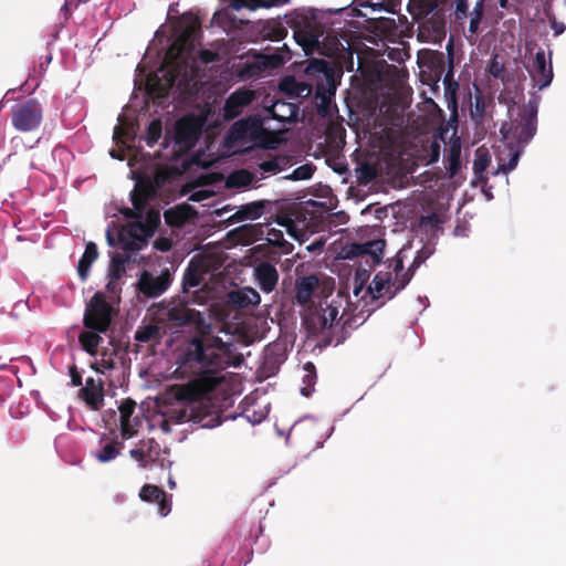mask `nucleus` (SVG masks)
<instances>
[{
  "label": "nucleus",
  "mask_w": 566,
  "mask_h": 566,
  "mask_svg": "<svg viewBox=\"0 0 566 566\" xmlns=\"http://www.w3.org/2000/svg\"><path fill=\"white\" fill-rule=\"evenodd\" d=\"M97 256L98 251L96 244L94 242L86 243L85 251L81 256L77 265V273L83 282L88 277L90 269Z\"/></svg>",
  "instance_id": "obj_28"
},
{
  "label": "nucleus",
  "mask_w": 566,
  "mask_h": 566,
  "mask_svg": "<svg viewBox=\"0 0 566 566\" xmlns=\"http://www.w3.org/2000/svg\"><path fill=\"white\" fill-rule=\"evenodd\" d=\"M468 15V0H457L455 17L458 20L465 19Z\"/></svg>",
  "instance_id": "obj_52"
},
{
  "label": "nucleus",
  "mask_w": 566,
  "mask_h": 566,
  "mask_svg": "<svg viewBox=\"0 0 566 566\" xmlns=\"http://www.w3.org/2000/svg\"><path fill=\"white\" fill-rule=\"evenodd\" d=\"M125 273V259L120 255H115L111 261L109 277L112 280H119Z\"/></svg>",
  "instance_id": "obj_41"
},
{
  "label": "nucleus",
  "mask_w": 566,
  "mask_h": 566,
  "mask_svg": "<svg viewBox=\"0 0 566 566\" xmlns=\"http://www.w3.org/2000/svg\"><path fill=\"white\" fill-rule=\"evenodd\" d=\"M255 98V93L248 88H239L231 93L224 102L223 115L226 119L238 117Z\"/></svg>",
  "instance_id": "obj_13"
},
{
  "label": "nucleus",
  "mask_w": 566,
  "mask_h": 566,
  "mask_svg": "<svg viewBox=\"0 0 566 566\" xmlns=\"http://www.w3.org/2000/svg\"><path fill=\"white\" fill-rule=\"evenodd\" d=\"M170 178V174L166 169L156 170L154 176L150 177V182H153V187L157 192L160 188L165 186L167 180Z\"/></svg>",
  "instance_id": "obj_44"
},
{
  "label": "nucleus",
  "mask_w": 566,
  "mask_h": 566,
  "mask_svg": "<svg viewBox=\"0 0 566 566\" xmlns=\"http://www.w3.org/2000/svg\"><path fill=\"white\" fill-rule=\"evenodd\" d=\"M440 144L438 140H433L429 148V164L437 163L440 158Z\"/></svg>",
  "instance_id": "obj_51"
},
{
  "label": "nucleus",
  "mask_w": 566,
  "mask_h": 566,
  "mask_svg": "<svg viewBox=\"0 0 566 566\" xmlns=\"http://www.w3.org/2000/svg\"><path fill=\"white\" fill-rule=\"evenodd\" d=\"M135 408H136V402L133 399L127 398V399L123 400L118 407L119 422H127L128 420H130V418L135 411Z\"/></svg>",
  "instance_id": "obj_42"
},
{
  "label": "nucleus",
  "mask_w": 566,
  "mask_h": 566,
  "mask_svg": "<svg viewBox=\"0 0 566 566\" xmlns=\"http://www.w3.org/2000/svg\"><path fill=\"white\" fill-rule=\"evenodd\" d=\"M385 240H371L365 243H355L352 245V253L355 256H370L374 264L381 261L382 252L385 249Z\"/></svg>",
  "instance_id": "obj_24"
},
{
  "label": "nucleus",
  "mask_w": 566,
  "mask_h": 566,
  "mask_svg": "<svg viewBox=\"0 0 566 566\" xmlns=\"http://www.w3.org/2000/svg\"><path fill=\"white\" fill-rule=\"evenodd\" d=\"M452 77H453V71H452V69H450L449 72L444 76V83L446 84L449 83L452 80Z\"/></svg>",
  "instance_id": "obj_63"
},
{
  "label": "nucleus",
  "mask_w": 566,
  "mask_h": 566,
  "mask_svg": "<svg viewBox=\"0 0 566 566\" xmlns=\"http://www.w3.org/2000/svg\"><path fill=\"white\" fill-rule=\"evenodd\" d=\"M286 25L292 29L293 38L306 54L312 53L324 34V25L313 12L295 11L285 17Z\"/></svg>",
  "instance_id": "obj_4"
},
{
  "label": "nucleus",
  "mask_w": 566,
  "mask_h": 566,
  "mask_svg": "<svg viewBox=\"0 0 566 566\" xmlns=\"http://www.w3.org/2000/svg\"><path fill=\"white\" fill-rule=\"evenodd\" d=\"M528 73L534 86L538 87V90H543L552 83L553 67L551 63L547 65L543 50L536 52L532 66L528 69Z\"/></svg>",
  "instance_id": "obj_14"
},
{
  "label": "nucleus",
  "mask_w": 566,
  "mask_h": 566,
  "mask_svg": "<svg viewBox=\"0 0 566 566\" xmlns=\"http://www.w3.org/2000/svg\"><path fill=\"white\" fill-rule=\"evenodd\" d=\"M552 28L554 29L555 34H557V35L563 33L565 30V25L563 23H557V22H553Z\"/></svg>",
  "instance_id": "obj_61"
},
{
  "label": "nucleus",
  "mask_w": 566,
  "mask_h": 566,
  "mask_svg": "<svg viewBox=\"0 0 566 566\" xmlns=\"http://www.w3.org/2000/svg\"><path fill=\"white\" fill-rule=\"evenodd\" d=\"M518 156H520V153L518 151H515L512 157L510 158L509 163L507 164H503L500 166V169L504 172V174H507L509 171L513 170L516 165H517V161H518Z\"/></svg>",
  "instance_id": "obj_54"
},
{
  "label": "nucleus",
  "mask_w": 566,
  "mask_h": 566,
  "mask_svg": "<svg viewBox=\"0 0 566 566\" xmlns=\"http://www.w3.org/2000/svg\"><path fill=\"white\" fill-rule=\"evenodd\" d=\"M504 67L496 61H493L490 65L489 72L494 76L499 77L501 73L503 72Z\"/></svg>",
  "instance_id": "obj_56"
},
{
  "label": "nucleus",
  "mask_w": 566,
  "mask_h": 566,
  "mask_svg": "<svg viewBox=\"0 0 566 566\" xmlns=\"http://www.w3.org/2000/svg\"><path fill=\"white\" fill-rule=\"evenodd\" d=\"M200 30L199 22L189 20L180 25V31L166 52L164 64L167 67L166 76L171 86L179 76H187V56L195 49L197 34Z\"/></svg>",
  "instance_id": "obj_3"
},
{
  "label": "nucleus",
  "mask_w": 566,
  "mask_h": 566,
  "mask_svg": "<svg viewBox=\"0 0 566 566\" xmlns=\"http://www.w3.org/2000/svg\"><path fill=\"white\" fill-rule=\"evenodd\" d=\"M145 209L142 206L137 205V208L133 206V208H123L120 209V213L127 219L142 220L144 216Z\"/></svg>",
  "instance_id": "obj_48"
},
{
  "label": "nucleus",
  "mask_w": 566,
  "mask_h": 566,
  "mask_svg": "<svg viewBox=\"0 0 566 566\" xmlns=\"http://www.w3.org/2000/svg\"><path fill=\"white\" fill-rule=\"evenodd\" d=\"M343 297L337 295L329 303L321 302L318 307L308 306L303 315V324L312 336H321L324 345H339L349 336L354 328L352 317L345 312L339 316Z\"/></svg>",
  "instance_id": "obj_2"
},
{
  "label": "nucleus",
  "mask_w": 566,
  "mask_h": 566,
  "mask_svg": "<svg viewBox=\"0 0 566 566\" xmlns=\"http://www.w3.org/2000/svg\"><path fill=\"white\" fill-rule=\"evenodd\" d=\"M171 284V276L168 270L160 275L154 276L150 272L144 271L137 282V291L145 297L155 298L165 293Z\"/></svg>",
  "instance_id": "obj_11"
},
{
  "label": "nucleus",
  "mask_w": 566,
  "mask_h": 566,
  "mask_svg": "<svg viewBox=\"0 0 566 566\" xmlns=\"http://www.w3.org/2000/svg\"><path fill=\"white\" fill-rule=\"evenodd\" d=\"M254 279L261 291L271 293L277 285L279 272L273 264L264 261L254 268Z\"/></svg>",
  "instance_id": "obj_18"
},
{
  "label": "nucleus",
  "mask_w": 566,
  "mask_h": 566,
  "mask_svg": "<svg viewBox=\"0 0 566 566\" xmlns=\"http://www.w3.org/2000/svg\"><path fill=\"white\" fill-rule=\"evenodd\" d=\"M285 355L281 350L279 344L269 345L264 353V365L271 368L272 371L276 370L284 361Z\"/></svg>",
  "instance_id": "obj_34"
},
{
  "label": "nucleus",
  "mask_w": 566,
  "mask_h": 566,
  "mask_svg": "<svg viewBox=\"0 0 566 566\" xmlns=\"http://www.w3.org/2000/svg\"><path fill=\"white\" fill-rule=\"evenodd\" d=\"M481 20L482 19L471 17L470 24H469V32L471 34H475L478 32Z\"/></svg>",
  "instance_id": "obj_57"
},
{
  "label": "nucleus",
  "mask_w": 566,
  "mask_h": 566,
  "mask_svg": "<svg viewBox=\"0 0 566 566\" xmlns=\"http://www.w3.org/2000/svg\"><path fill=\"white\" fill-rule=\"evenodd\" d=\"M376 176H377L376 169L367 163L361 164L356 169L357 181L360 185L369 184L370 181H373L376 178Z\"/></svg>",
  "instance_id": "obj_39"
},
{
  "label": "nucleus",
  "mask_w": 566,
  "mask_h": 566,
  "mask_svg": "<svg viewBox=\"0 0 566 566\" xmlns=\"http://www.w3.org/2000/svg\"><path fill=\"white\" fill-rule=\"evenodd\" d=\"M286 61L285 57L281 56V55H277V54H274L270 57V65L273 66V67H276V66H280L282 64H284Z\"/></svg>",
  "instance_id": "obj_58"
},
{
  "label": "nucleus",
  "mask_w": 566,
  "mask_h": 566,
  "mask_svg": "<svg viewBox=\"0 0 566 566\" xmlns=\"http://www.w3.org/2000/svg\"><path fill=\"white\" fill-rule=\"evenodd\" d=\"M368 291L374 298L387 296L388 300H391L399 292L396 291L390 272H378L374 276Z\"/></svg>",
  "instance_id": "obj_19"
},
{
  "label": "nucleus",
  "mask_w": 566,
  "mask_h": 566,
  "mask_svg": "<svg viewBox=\"0 0 566 566\" xmlns=\"http://www.w3.org/2000/svg\"><path fill=\"white\" fill-rule=\"evenodd\" d=\"M124 447L123 441L109 440L101 447L95 457L102 463L109 462L120 454Z\"/></svg>",
  "instance_id": "obj_30"
},
{
  "label": "nucleus",
  "mask_w": 566,
  "mask_h": 566,
  "mask_svg": "<svg viewBox=\"0 0 566 566\" xmlns=\"http://www.w3.org/2000/svg\"><path fill=\"white\" fill-rule=\"evenodd\" d=\"M491 163V156L486 148L480 147L475 151V158L473 161V171L478 179H484L483 174Z\"/></svg>",
  "instance_id": "obj_35"
},
{
  "label": "nucleus",
  "mask_w": 566,
  "mask_h": 566,
  "mask_svg": "<svg viewBox=\"0 0 566 566\" xmlns=\"http://www.w3.org/2000/svg\"><path fill=\"white\" fill-rule=\"evenodd\" d=\"M199 59L203 64H209L219 60V54L210 50H200Z\"/></svg>",
  "instance_id": "obj_50"
},
{
  "label": "nucleus",
  "mask_w": 566,
  "mask_h": 566,
  "mask_svg": "<svg viewBox=\"0 0 566 566\" xmlns=\"http://www.w3.org/2000/svg\"><path fill=\"white\" fill-rule=\"evenodd\" d=\"M319 287V281L315 275L297 277L295 281V301L300 305H307L312 296Z\"/></svg>",
  "instance_id": "obj_23"
},
{
  "label": "nucleus",
  "mask_w": 566,
  "mask_h": 566,
  "mask_svg": "<svg viewBox=\"0 0 566 566\" xmlns=\"http://www.w3.org/2000/svg\"><path fill=\"white\" fill-rule=\"evenodd\" d=\"M164 336V332L160 326L155 324H149L145 326L138 327L135 332V339L140 343H160Z\"/></svg>",
  "instance_id": "obj_31"
},
{
  "label": "nucleus",
  "mask_w": 566,
  "mask_h": 566,
  "mask_svg": "<svg viewBox=\"0 0 566 566\" xmlns=\"http://www.w3.org/2000/svg\"><path fill=\"white\" fill-rule=\"evenodd\" d=\"M69 373H70V376H71V385L74 386V387H80L82 386L83 381H82V375L81 373L77 370L76 366L75 365H72L70 366L69 368Z\"/></svg>",
  "instance_id": "obj_53"
},
{
  "label": "nucleus",
  "mask_w": 566,
  "mask_h": 566,
  "mask_svg": "<svg viewBox=\"0 0 566 566\" xmlns=\"http://www.w3.org/2000/svg\"><path fill=\"white\" fill-rule=\"evenodd\" d=\"M287 27L286 22L283 23L279 19H271L263 24L261 33L264 39L281 41L287 35Z\"/></svg>",
  "instance_id": "obj_29"
},
{
  "label": "nucleus",
  "mask_w": 566,
  "mask_h": 566,
  "mask_svg": "<svg viewBox=\"0 0 566 566\" xmlns=\"http://www.w3.org/2000/svg\"><path fill=\"white\" fill-rule=\"evenodd\" d=\"M484 1L485 0H479L472 11V17L482 19L483 12H484Z\"/></svg>",
  "instance_id": "obj_55"
},
{
  "label": "nucleus",
  "mask_w": 566,
  "mask_h": 566,
  "mask_svg": "<svg viewBox=\"0 0 566 566\" xmlns=\"http://www.w3.org/2000/svg\"><path fill=\"white\" fill-rule=\"evenodd\" d=\"M303 370H304V376H303L304 387L301 388V394L304 397H310V395L314 390V385H315L316 378H317L316 367L312 361H307L304 365Z\"/></svg>",
  "instance_id": "obj_36"
},
{
  "label": "nucleus",
  "mask_w": 566,
  "mask_h": 566,
  "mask_svg": "<svg viewBox=\"0 0 566 566\" xmlns=\"http://www.w3.org/2000/svg\"><path fill=\"white\" fill-rule=\"evenodd\" d=\"M78 397L91 410H101L104 406V387L102 380L96 381L93 377L86 378L85 386L78 391Z\"/></svg>",
  "instance_id": "obj_15"
},
{
  "label": "nucleus",
  "mask_w": 566,
  "mask_h": 566,
  "mask_svg": "<svg viewBox=\"0 0 566 566\" xmlns=\"http://www.w3.org/2000/svg\"><path fill=\"white\" fill-rule=\"evenodd\" d=\"M101 332L95 331H84L78 335V342L82 348L90 355H95L97 353V348L103 342V338L99 336Z\"/></svg>",
  "instance_id": "obj_32"
},
{
  "label": "nucleus",
  "mask_w": 566,
  "mask_h": 566,
  "mask_svg": "<svg viewBox=\"0 0 566 566\" xmlns=\"http://www.w3.org/2000/svg\"><path fill=\"white\" fill-rule=\"evenodd\" d=\"M157 248L161 251H167L170 249V243L167 240H164L157 244Z\"/></svg>",
  "instance_id": "obj_62"
},
{
  "label": "nucleus",
  "mask_w": 566,
  "mask_h": 566,
  "mask_svg": "<svg viewBox=\"0 0 566 566\" xmlns=\"http://www.w3.org/2000/svg\"><path fill=\"white\" fill-rule=\"evenodd\" d=\"M537 101L530 99L521 109L518 118L512 122L511 127L506 132L504 130V126H502L501 133L504 138L524 148L537 132Z\"/></svg>",
  "instance_id": "obj_6"
},
{
  "label": "nucleus",
  "mask_w": 566,
  "mask_h": 566,
  "mask_svg": "<svg viewBox=\"0 0 566 566\" xmlns=\"http://www.w3.org/2000/svg\"><path fill=\"white\" fill-rule=\"evenodd\" d=\"M156 315L161 323L174 327L195 325L197 328L206 326L205 318L199 311L189 308L186 301L171 298L157 305Z\"/></svg>",
  "instance_id": "obj_5"
},
{
  "label": "nucleus",
  "mask_w": 566,
  "mask_h": 566,
  "mask_svg": "<svg viewBox=\"0 0 566 566\" xmlns=\"http://www.w3.org/2000/svg\"><path fill=\"white\" fill-rule=\"evenodd\" d=\"M167 450L163 449L154 438H146L138 441V443L129 450V455L134 459L140 468L150 469L155 465L164 467V459L161 454Z\"/></svg>",
  "instance_id": "obj_10"
},
{
  "label": "nucleus",
  "mask_w": 566,
  "mask_h": 566,
  "mask_svg": "<svg viewBox=\"0 0 566 566\" xmlns=\"http://www.w3.org/2000/svg\"><path fill=\"white\" fill-rule=\"evenodd\" d=\"M227 302L232 308L244 310L250 306L259 305L261 296L254 289L245 286L230 291L227 294Z\"/></svg>",
  "instance_id": "obj_17"
},
{
  "label": "nucleus",
  "mask_w": 566,
  "mask_h": 566,
  "mask_svg": "<svg viewBox=\"0 0 566 566\" xmlns=\"http://www.w3.org/2000/svg\"><path fill=\"white\" fill-rule=\"evenodd\" d=\"M231 344L219 336L201 333L191 337L178 358L179 368L193 379L176 390L178 401L201 405L224 380L222 371L230 365Z\"/></svg>",
  "instance_id": "obj_1"
},
{
  "label": "nucleus",
  "mask_w": 566,
  "mask_h": 566,
  "mask_svg": "<svg viewBox=\"0 0 566 566\" xmlns=\"http://www.w3.org/2000/svg\"><path fill=\"white\" fill-rule=\"evenodd\" d=\"M113 321V307L102 292H96L86 303L83 325L86 329L106 333Z\"/></svg>",
  "instance_id": "obj_8"
},
{
  "label": "nucleus",
  "mask_w": 566,
  "mask_h": 566,
  "mask_svg": "<svg viewBox=\"0 0 566 566\" xmlns=\"http://www.w3.org/2000/svg\"><path fill=\"white\" fill-rule=\"evenodd\" d=\"M405 253V249L398 251V253L391 260L389 265L390 268H392V271L395 273L394 285H396V291L403 290L413 275V270H403V259L406 258Z\"/></svg>",
  "instance_id": "obj_25"
},
{
  "label": "nucleus",
  "mask_w": 566,
  "mask_h": 566,
  "mask_svg": "<svg viewBox=\"0 0 566 566\" xmlns=\"http://www.w3.org/2000/svg\"><path fill=\"white\" fill-rule=\"evenodd\" d=\"M229 136L237 142L249 139L268 146L270 138L274 137L275 134L264 128L262 117L255 114L233 123L230 127Z\"/></svg>",
  "instance_id": "obj_9"
},
{
  "label": "nucleus",
  "mask_w": 566,
  "mask_h": 566,
  "mask_svg": "<svg viewBox=\"0 0 566 566\" xmlns=\"http://www.w3.org/2000/svg\"><path fill=\"white\" fill-rule=\"evenodd\" d=\"M157 195L150 182V176H140L137 178L135 187L130 193V201L135 208L142 206L146 209L148 200Z\"/></svg>",
  "instance_id": "obj_22"
},
{
  "label": "nucleus",
  "mask_w": 566,
  "mask_h": 566,
  "mask_svg": "<svg viewBox=\"0 0 566 566\" xmlns=\"http://www.w3.org/2000/svg\"><path fill=\"white\" fill-rule=\"evenodd\" d=\"M260 170L266 174H276L282 170L280 165V160L277 158H272L269 160H263L259 164Z\"/></svg>",
  "instance_id": "obj_46"
},
{
  "label": "nucleus",
  "mask_w": 566,
  "mask_h": 566,
  "mask_svg": "<svg viewBox=\"0 0 566 566\" xmlns=\"http://www.w3.org/2000/svg\"><path fill=\"white\" fill-rule=\"evenodd\" d=\"M272 203L269 200H256L239 207V209L230 218V222H241L244 220L259 219L266 212L268 207Z\"/></svg>",
  "instance_id": "obj_21"
},
{
  "label": "nucleus",
  "mask_w": 566,
  "mask_h": 566,
  "mask_svg": "<svg viewBox=\"0 0 566 566\" xmlns=\"http://www.w3.org/2000/svg\"><path fill=\"white\" fill-rule=\"evenodd\" d=\"M232 238L237 240V242L242 244H251L258 240H260L263 235V230L261 224H243L232 230L229 233Z\"/></svg>",
  "instance_id": "obj_26"
},
{
  "label": "nucleus",
  "mask_w": 566,
  "mask_h": 566,
  "mask_svg": "<svg viewBox=\"0 0 566 566\" xmlns=\"http://www.w3.org/2000/svg\"><path fill=\"white\" fill-rule=\"evenodd\" d=\"M119 429H120V437H122L123 442L125 440H129V439L134 438L138 433V430L132 423L130 420H128L127 422H119Z\"/></svg>",
  "instance_id": "obj_47"
},
{
  "label": "nucleus",
  "mask_w": 566,
  "mask_h": 566,
  "mask_svg": "<svg viewBox=\"0 0 566 566\" xmlns=\"http://www.w3.org/2000/svg\"><path fill=\"white\" fill-rule=\"evenodd\" d=\"M253 174L245 170V169H241V170H237V171H233L229 178H228V186L230 187H235V188H241V187H248L252 184L253 181Z\"/></svg>",
  "instance_id": "obj_37"
},
{
  "label": "nucleus",
  "mask_w": 566,
  "mask_h": 566,
  "mask_svg": "<svg viewBox=\"0 0 566 566\" xmlns=\"http://www.w3.org/2000/svg\"><path fill=\"white\" fill-rule=\"evenodd\" d=\"M161 133H163L161 122L159 119L151 120L147 127V133H146V138H145L146 144L149 147H153L161 137Z\"/></svg>",
  "instance_id": "obj_38"
},
{
  "label": "nucleus",
  "mask_w": 566,
  "mask_h": 566,
  "mask_svg": "<svg viewBox=\"0 0 566 566\" xmlns=\"http://www.w3.org/2000/svg\"><path fill=\"white\" fill-rule=\"evenodd\" d=\"M428 253H424L423 251L418 252L417 256L415 258L411 268L416 269L418 268L427 258Z\"/></svg>",
  "instance_id": "obj_59"
},
{
  "label": "nucleus",
  "mask_w": 566,
  "mask_h": 566,
  "mask_svg": "<svg viewBox=\"0 0 566 566\" xmlns=\"http://www.w3.org/2000/svg\"><path fill=\"white\" fill-rule=\"evenodd\" d=\"M269 113L273 119H277L282 123L290 122L294 116V105L285 102H275L270 108Z\"/></svg>",
  "instance_id": "obj_33"
},
{
  "label": "nucleus",
  "mask_w": 566,
  "mask_h": 566,
  "mask_svg": "<svg viewBox=\"0 0 566 566\" xmlns=\"http://www.w3.org/2000/svg\"><path fill=\"white\" fill-rule=\"evenodd\" d=\"M160 428H161L164 431L168 432V431H169V429H170V428H169V423H168V421H167V420H164V421L161 422V424H160Z\"/></svg>",
  "instance_id": "obj_64"
},
{
  "label": "nucleus",
  "mask_w": 566,
  "mask_h": 566,
  "mask_svg": "<svg viewBox=\"0 0 566 566\" xmlns=\"http://www.w3.org/2000/svg\"><path fill=\"white\" fill-rule=\"evenodd\" d=\"M44 109L34 97L20 101L11 106V125L21 133H32L40 128Z\"/></svg>",
  "instance_id": "obj_7"
},
{
  "label": "nucleus",
  "mask_w": 566,
  "mask_h": 566,
  "mask_svg": "<svg viewBox=\"0 0 566 566\" xmlns=\"http://www.w3.org/2000/svg\"><path fill=\"white\" fill-rule=\"evenodd\" d=\"M275 222L279 226L284 227L290 235L296 238L297 228H296V224H295L293 218L290 214H286V213L276 214Z\"/></svg>",
  "instance_id": "obj_43"
},
{
  "label": "nucleus",
  "mask_w": 566,
  "mask_h": 566,
  "mask_svg": "<svg viewBox=\"0 0 566 566\" xmlns=\"http://www.w3.org/2000/svg\"><path fill=\"white\" fill-rule=\"evenodd\" d=\"M117 281L118 280H112V279L109 280V282L106 285V289H107L108 292H111V293H116L117 292V285H118Z\"/></svg>",
  "instance_id": "obj_60"
},
{
  "label": "nucleus",
  "mask_w": 566,
  "mask_h": 566,
  "mask_svg": "<svg viewBox=\"0 0 566 566\" xmlns=\"http://www.w3.org/2000/svg\"><path fill=\"white\" fill-rule=\"evenodd\" d=\"M143 501L158 504V513L167 516L171 511V499L168 494L157 485L145 484L139 492Z\"/></svg>",
  "instance_id": "obj_16"
},
{
  "label": "nucleus",
  "mask_w": 566,
  "mask_h": 566,
  "mask_svg": "<svg viewBox=\"0 0 566 566\" xmlns=\"http://www.w3.org/2000/svg\"><path fill=\"white\" fill-rule=\"evenodd\" d=\"M319 99V103H317V113L321 116H327L331 112V99L325 95H322Z\"/></svg>",
  "instance_id": "obj_49"
},
{
  "label": "nucleus",
  "mask_w": 566,
  "mask_h": 566,
  "mask_svg": "<svg viewBox=\"0 0 566 566\" xmlns=\"http://www.w3.org/2000/svg\"><path fill=\"white\" fill-rule=\"evenodd\" d=\"M209 273L206 263L195 258L190 260L182 279V290L188 292L191 287L199 286Z\"/></svg>",
  "instance_id": "obj_20"
},
{
  "label": "nucleus",
  "mask_w": 566,
  "mask_h": 566,
  "mask_svg": "<svg viewBox=\"0 0 566 566\" xmlns=\"http://www.w3.org/2000/svg\"><path fill=\"white\" fill-rule=\"evenodd\" d=\"M461 140L459 137L451 139L447 150L446 161L450 177H454L461 169Z\"/></svg>",
  "instance_id": "obj_27"
},
{
  "label": "nucleus",
  "mask_w": 566,
  "mask_h": 566,
  "mask_svg": "<svg viewBox=\"0 0 566 566\" xmlns=\"http://www.w3.org/2000/svg\"><path fill=\"white\" fill-rule=\"evenodd\" d=\"M268 241L270 244L283 248L284 245L289 244L283 235V232L277 229H270L268 232Z\"/></svg>",
  "instance_id": "obj_45"
},
{
  "label": "nucleus",
  "mask_w": 566,
  "mask_h": 566,
  "mask_svg": "<svg viewBox=\"0 0 566 566\" xmlns=\"http://www.w3.org/2000/svg\"><path fill=\"white\" fill-rule=\"evenodd\" d=\"M314 174V167L313 165L311 164H305V165H302L297 168H295L291 175L284 177L285 179H290V180H307L310 178H312Z\"/></svg>",
  "instance_id": "obj_40"
},
{
  "label": "nucleus",
  "mask_w": 566,
  "mask_h": 566,
  "mask_svg": "<svg viewBox=\"0 0 566 566\" xmlns=\"http://www.w3.org/2000/svg\"><path fill=\"white\" fill-rule=\"evenodd\" d=\"M201 125L193 116H185L176 122L174 139L180 148H191L197 143Z\"/></svg>",
  "instance_id": "obj_12"
}]
</instances>
